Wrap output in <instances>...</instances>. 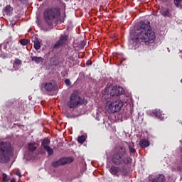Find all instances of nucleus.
I'll use <instances>...</instances> for the list:
<instances>
[{
  "instance_id": "10",
  "label": "nucleus",
  "mask_w": 182,
  "mask_h": 182,
  "mask_svg": "<svg viewBox=\"0 0 182 182\" xmlns=\"http://www.w3.org/2000/svg\"><path fill=\"white\" fill-rule=\"evenodd\" d=\"M149 180L151 182H164L166 181V177L163 174L151 175L149 176Z\"/></svg>"
},
{
  "instance_id": "25",
  "label": "nucleus",
  "mask_w": 182,
  "mask_h": 182,
  "mask_svg": "<svg viewBox=\"0 0 182 182\" xmlns=\"http://www.w3.org/2000/svg\"><path fill=\"white\" fill-rule=\"evenodd\" d=\"M20 43H21V45H23V46H26V45H28L29 43V41L23 39L20 41Z\"/></svg>"
},
{
  "instance_id": "4",
  "label": "nucleus",
  "mask_w": 182,
  "mask_h": 182,
  "mask_svg": "<svg viewBox=\"0 0 182 182\" xmlns=\"http://www.w3.org/2000/svg\"><path fill=\"white\" fill-rule=\"evenodd\" d=\"M102 93L104 97L106 99V97H107L109 95V97H113L114 96H119V95H123V93H124V90L122 87L109 85L102 91Z\"/></svg>"
},
{
  "instance_id": "8",
  "label": "nucleus",
  "mask_w": 182,
  "mask_h": 182,
  "mask_svg": "<svg viewBox=\"0 0 182 182\" xmlns=\"http://www.w3.org/2000/svg\"><path fill=\"white\" fill-rule=\"evenodd\" d=\"M45 89L46 92H56L59 90V86L55 80H51L49 82H43L41 85V89Z\"/></svg>"
},
{
  "instance_id": "30",
  "label": "nucleus",
  "mask_w": 182,
  "mask_h": 182,
  "mask_svg": "<svg viewBox=\"0 0 182 182\" xmlns=\"http://www.w3.org/2000/svg\"><path fill=\"white\" fill-rule=\"evenodd\" d=\"M182 0H175L174 4L177 8H178V4L177 2H181Z\"/></svg>"
},
{
  "instance_id": "2",
  "label": "nucleus",
  "mask_w": 182,
  "mask_h": 182,
  "mask_svg": "<svg viewBox=\"0 0 182 182\" xmlns=\"http://www.w3.org/2000/svg\"><path fill=\"white\" fill-rule=\"evenodd\" d=\"M112 163L116 166H120V164H129L132 163V159L127 156V152L124 146H119L117 148L116 152L112 156Z\"/></svg>"
},
{
  "instance_id": "24",
  "label": "nucleus",
  "mask_w": 182,
  "mask_h": 182,
  "mask_svg": "<svg viewBox=\"0 0 182 182\" xmlns=\"http://www.w3.org/2000/svg\"><path fill=\"white\" fill-rule=\"evenodd\" d=\"M28 150L29 151H35L36 150V146L33 145V144H28Z\"/></svg>"
},
{
  "instance_id": "1",
  "label": "nucleus",
  "mask_w": 182,
  "mask_h": 182,
  "mask_svg": "<svg viewBox=\"0 0 182 182\" xmlns=\"http://www.w3.org/2000/svg\"><path fill=\"white\" fill-rule=\"evenodd\" d=\"M135 36L129 40V48L136 49L140 43H153L156 41V33L150 26V22H140V28L135 31Z\"/></svg>"
},
{
  "instance_id": "27",
  "label": "nucleus",
  "mask_w": 182,
  "mask_h": 182,
  "mask_svg": "<svg viewBox=\"0 0 182 182\" xmlns=\"http://www.w3.org/2000/svg\"><path fill=\"white\" fill-rule=\"evenodd\" d=\"M15 63H16V65H22V61H21V60H19L18 58H16Z\"/></svg>"
},
{
  "instance_id": "32",
  "label": "nucleus",
  "mask_w": 182,
  "mask_h": 182,
  "mask_svg": "<svg viewBox=\"0 0 182 182\" xmlns=\"http://www.w3.org/2000/svg\"><path fill=\"white\" fill-rule=\"evenodd\" d=\"M16 175L18 176V177H21V172L20 171L16 172Z\"/></svg>"
},
{
  "instance_id": "31",
  "label": "nucleus",
  "mask_w": 182,
  "mask_h": 182,
  "mask_svg": "<svg viewBox=\"0 0 182 182\" xmlns=\"http://www.w3.org/2000/svg\"><path fill=\"white\" fill-rule=\"evenodd\" d=\"M81 46H86V41H83L81 42Z\"/></svg>"
},
{
  "instance_id": "16",
  "label": "nucleus",
  "mask_w": 182,
  "mask_h": 182,
  "mask_svg": "<svg viewBox=\"0 0 182 182\" xmlns=\"http://www.w3.org/2000/svg\"><path fill=\"white\" fill-rule=\"evenodd\" d=\"M14 11V9L11 6V5H7L4 8V13L6 15H11V13Z\"/></svg>"
},
{
  "instance_id": "33",
  "label": "nucleus",
  "mask_w": 182,
  "mask_h": 182,
  "mask_svg": "<svg viewBox=\"0 0 182 182\" xmlns=\"http://www.w3.org/2000/svg\"><path fill=\"white\" fill-rule=\"evenodd\" d=\"M1 58H3V59H5L6 58V55L0 54Z\"/></svg>"
},
{
  "instance_id": "12",
  "label": "nucleus",
  "mask_w": 182,
  "mask_h": 182,
  "mask_svg": "<svg viewBox=\"0 0 182 182\" xmlns=\"http://www.w3.org/2000/svg\"><path fill=\"white\" fill-rule=\"evenodd\" d=\"M154 114H155L156 117L160 119V120H163L164 119V114H161V111H160V109L154 111Z\"/></svg>"
},
{
  "instance_id": "3",
  "label": "nucleus",
  "mask_w": 182,
  "mask_h": 182,
  "mask_svg": "<svg viewBox=\"0 0 182 182\" xmlns=\"http://www.w3.org/2000/svg\"><path fill=\"white\" fill-rule=\"evenodd\" d=\"M12 146L8 142H0V163H8L12 156Z\"/></svg>"
},
{
  "instance_id": "14",
  "label": "nucleus",
  "mask_w": 182,
  "mask_h": 182,
  "mask_svg": "<svg viewBox=\"0 0 182 182\" xmlns=\"http://www.w3.org/2000/svg\"><path fill=\"white\" fill-rule=\"evenodd\" d=\"M139 145L141 147H149V146H150V141H149V140L146 139H142L139 141Z\"/></svg>"
},
{
  "instance_id": "35",
  "label": "nucleus",
  "mask_w": 182,
  "mask_h": 182,
  "mask_svg": "<svg viewBox=\"0 0 182 182\" xmlns=\"http://www.w3.org/2000/svg\"><path fill=\"white\" fill-rule=\"evenodd\" d=\"M11 182H16V180L15 178H12V179L11 180Z\"/></svg>"
},
{
  "instance_id": "6",
  "label": "nucleus",
  "mask_w": 182,
  "mask_h": 182,
  "mask_svg": "<svg viewBox=\"0 0 182 182\" xmlns=\"http://www.w3.org/2000/svg\"><path fill=\"white\" fill-rule=\"evenodd\" d=\"M123 107V102L118 100L116 101H107L106 103V109L109 113H116Z\"/></svg>"
},
{
  "instance_id": "17",
  "label": "nucleus",
  "mask_w": 182,
  "mask_h": 182,
  "mask_svg": "<svg viewBox=\"0 0 182 182\" xmlns=\"http://www.w3.org/2000/svg\"><path fill=\"white\" fill-rule=\"evenodd\" d=\"M31 60L37 64L41 63V62H43V58L42 57H33Z\"/></svg>"
},
{
  "instance_id": "20",
  "label": "nucleus",
  "mask_w": 182,
  "mask_h": 182,
  "mask_svg": "<svg viewBox=\"0 0 182 182\" xmlns=\"http://www.w3.org/2000/svg\"><path fill=\"white\" fill-rule=\"evenodd\" d=\"M34 48H35L36 50H39V49H41V42H39V41L36 40V41H34Z\"/></svg>"
},
{
  "instance_id": "19",
  "label": "nucleus",
  "mask_w": 182,
  "mask_h": 182,
  "mask_svg": "<svg viewBox=\"0 0 182 182\" xmlns=\"http://www.w3.org/2000/svg\"><path fill=\"white\" fill-rule=\"evenodd\" d=\"M85 141H86V136L85 135L80 136L77 138L78 143H80L81 144H83V143H85Z\"/></svg>"
},
{
  "instance_id": "22",
  "label": "nucleus",
  "mask_w": 182,
  "mask_h": 182,
  "mask_svg": "<svg viewBox=\"0 0 182 182\" xmlns=\"http://www.w3.org/2000/svg\"><path fill=\"white\" fill-rule=\"evenodd\" d=\"M129 149L130 153H134V151H136V149H134V144L133 142L129 144Z\"/></svg>"
},
{
  "instance_id": "15",
  "label": "nucleus",
  "mask_w": 182,
  "mask_h": 182,
  "mask_svg": "<svg viewBox=\"0 0 182 182\" xmlns=\"http://www.w3.org/2000/svg\"><path fill=\"white\" fill-rule=\"evenodd\" d=\"M42 146L43 149H48L49 147V144H50V140L48 138H45L42 141Z\"/></svg>"
},
{
  "instance_id": "13",
  "label": "nucleus",
  "mask_w": 182,
  "mask_h": 182,
  "mask_svg": "<svg viewBox=\"0 0 182 182\" xmlns=\"http://www.w3.org/2000/svg\"><path fill=\"white\" fill-rule=\"evenodd\" d=\"M11 45H12V43L11 41H8L0 45V50L1 48H4V49H6V50H9V49H11Z\"/></svg>"
},
{
  "instance_id": "36",
  "label": "nucleus",
  "mask_w": 182,
  "mask_h": 182,
  "mask_svg": "<svg viewBox=\"0 0 182 182\" xmlns=\"http://www.w3.org/2000/svg\"><path fill=\"white\" fill-rule=\"evenodd\" d=\"M18 1H20V2H21V3L25 2V0H18Z\"/></svg>"
},
{
  "instance_id": "26",
  "label": "nucleus",
  "mask_w": 182,
  "mask_h": 182,
  "mask_svg": "<svg viewBox=\"0 0 182 182\" xmlns=\"http://www.w3.org/2000/svg\"><path fill=\"white\" fill-rule=\"evenodd\" d=\"M3 180L4 181H9V177L6 173H3Z\"/></svg>"
},
{
  "instance_id": "29",
  "label": "nucleus",
  "mask_w": 182,
  "mask_h": 182,
  "mask_svg": "<svg viewBox=\"0 0 182 182\" xmlns=\"http://www.w3.org/2000/svg\"><path fill=\"white\" fill-rule=\"evenodd\" d=\"M65 85H67V86H70V80L65 79Z\"/></svg>"
},
{
  "instance_id": "21",
  "label": "nucleus",
  "mask_w": 182,
  "mask_h": 182,
  "mask_svg": "<svg viewBox=\"0 0 182 182\" xmlns=\"http://www.w3.org/2000/svg\"><path fill=\"white\" fill-rule=\"evenodd\" d=\"M68 41V36H61L59 41L63 45Z\"/></svg>"
},
{
  "instance_id": "28",
  "label": "nucleus",
  "mask_w": 182,
  "mask_h": 182,
  "mask_svg": "<svg viewBox=\"0 0 182 182\" xmlns=\"http://www.w3.org/2000/svg\"><path fill=\"white\" fill-rule=\"evenodd\" d=\"M61 45H63L59 41L54 45V48H59V46H60Z\"/></svg>"
},
{
  "instance_id": "5",
  "label": "nucleus",
  "mask_w": 182,
  "mask_h": 182,
  "mask_svg": "<svg viewBox=\"0 0 182 182\" xmlns=\"http://www.w3.org/2000/svg\"><path fill=\"white\" fill-rule=\"evenodd\" d=\"M43 16L46 23L50 25L53 19H58L60 16V12L56 9H47L43 13Z\"/></svg>"
},
{
  "instance_id": "9",
  "label": "nucleus",
  "mask_w": 182,
  "mask_h": 182,
  "mask_svg": "<svg viewBox=\"0 0 182 182\" xmlns=\"http://www.w3.org/2000/svg\"><path fill=\"white\" fill-rule=\"evenodd\" d=\"M73 161V159L70 157L62 158L59 160L53 162V167H59V166H63L65 164H70Z\"/></svg>"
},
{
  "instance_id": "23",
  "label": "nucleus",
  "mask_w": 182,
  "mask_h": 182,
  "mask_svg": "<svg viewBox=\"0 0 182 182\" xmlns=\"http://www.w3.org/2000/svg\"><path fill=\"white\" fill-rule=\"evenodd\" d=\"M45 150H46L48 156H52V154H53V149L50 146L46 148Z\"/></svg>"
},
{
  "instance_id": "11",
  "label": "nucleus",
  "mask_w": 182,
  "mask_h": 182,
  "mask_svg": "<svg viewBox=\"0 0 182 182\" xmlns=\"http://www.w3.org/2000/svg\"><path fill=\"white\" fill-rule=\"evenodd\" d=\"M109 172L111 173V174H112L113 176H120V174L123 173V169H122V168L120 167H117V166H111V168H109Z\"/></svg>"
},
{
  "instance_id": "7",
  "label": "nucleus",
  "mask_w": 182,
  "mask_h": 182,
  "mask_svg": "<svg viewBox=\"0 0 182 182\" xmlns=\"http://www.w3.org/2000/svg\"><path fill=\"white\" fill-rule=\"evenodd\" d=\"M82 103V98L80 97L79 93L77 91H74L70 97V100L67 103V106L70 107V109H75L79 106Z\"/></svg>"
},
{
  "instance_id": "18",
  "label": "nucleus",
  "mask_w": 182,
  "mask_h": 182,
  "mask_svg": "<svg viewBox=\"0 0 182 182\" xmlns=\"http://www.w3.org/2000/svg\"><path fill=\"white\" fill-rule=\"evenodd\" d=\"M162 16H167L168 18H170L171 16V13H170V11L168 9L164 10L161 11Z\"/></svg>"
},
{
  "instance_id": "34",
  "label": "nucleus",
  "mask_w": 182,
  "mask_h": 182,
  "mask_svg": "<svg viewBox=\"0 0 182 182\" xmlns=\"http://www.w3.org/2000/svg\"><path fill=\"white\" fill-rule=\"evenodd\" d=\"M87 65H92V61H89V60H88V61L87 62Z\"/></svg>"
}]
</instances>
